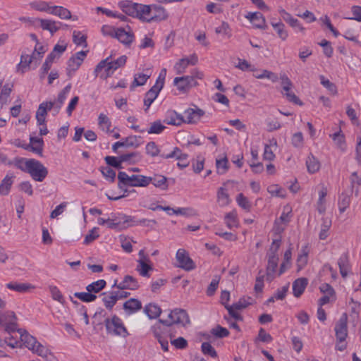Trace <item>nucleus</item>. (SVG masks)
<instances>
[{
	"mask_svg": "<svg viewBox=\"0 0 361 361\" xmlns=\"http://www.w3.org/2000/svg\"><path fill=\"white\" fill-rule=\"evenodd\" d=\"M150 180L149 176L144 175L129 176L126 172L119 171L118 173V188L123 191V194L115 197L109 196L108 198L111 200H118L127 197L129 192H135L134 189L128 190L127 187H147L150 184Z\"/></svg>",
	"mask_w": 361,
	"mask_h": 361,
	"instance_id": "obj_1",
	"label": "nucleus"
},
{
	"mask_svg": "<svg viewBox=\"0 0 361 361\" xmlns=\"http://www.w3.org/2000/svg\"><path fill=\"white\" fill-rule=\"evenodd\" d=\"M18 333L19 334L20 342L22 346L28 348L33 353L42 357H47L50 354L49 350L38 342L37 338L27 331L19 329Z\"/></svg>",
	"mask_w": 361,
	"mask_h": 361,
	"instance_id": "obj_2",
	"label": "nucleus"
},
{
	"mask_svg": "<svg viewBox=\"0 0 361 361\" xmlns=\"http://www.w3.org/2000/svg\"><path fill=\"white\" fill-rule=\"evenodd\" d=\"M106 333L113 336H119L126 338L129 333L125 326L122 319L116 314H114L111 317H106L104 320Z\"/></svg>",
	"mask_w": 361,
	"mask_h": 361,
	"instance_id": "obj_3",
	"label": "nucleus"
},
{
	"mask_svg": "<svg viewBox=\"0 0 361 361\" xmlns=\"http://www.w3.org/2000/svg\"><path fill=\"white\" fill-rule=\"evenodd\" d=\"M159 322L166 326H171L173 324H179L182 326H185L190 323V321L185 310L176 308L169 313L167 319H159Z\"/></svg>",
	"mask_w": 361,
	"mask_h": 361,
	"instance_id": "obj_4",
	"label": "nucleus"
},
{
	"mask_svg": "<svg viewBox=\"0 0 361 361\" xmlns=\"http://www.w3.org/2000/svg\"><path fill=\"white\" fill-rule=\"evenodd\" d=\"M109 59L106 58L100 61L94 69L96 75L103 69H105L106 76H111L114 72L118 68L123 66L127 60V57L123 55L118 58L116 60L109 61Z\"/></svg>",
	"mask_w": 361,
	"mask_h": 361,
	"instance_id": "obj_5",
	"label": "nucleus"
},
{
	"mask_svg": "<svg viewBox=\"0 0 361 361\" xmlns=\"http://www.w3.org/2000/svg\"><path fill=\"white\" fill-rule=\"evenodd\" d=\"M280 78L281 80V93L283 95V97H285L288 102L294 104L302 106L303 102L291 90L293 87V82L288 78V77L286 74H283L281 75Z\"/></svg>",
	"mask_w": 361,
	"mask_h": 361,
	"instance_id": "obj_6",
	"label": "nucleus"
},
{
	"mask_svg": "<svg viewBox=\"0 0 361 361\" xmlns=\"http://www.w3.org/2000/svg\"><path fill=\"white\" fill-rule=\"evenodd\" d=\"M20 20L35 25L36 23H38L42 30L49 31L52 35L60 29V26L58 25L62 24L61 22H56L49 19L31 18L27 17H22L20 18Z\"/></svg>",
	"mask_w": 361,
	"mask_h": 361,
	"instance_id": "obj_7",
	"label": "nucleus"
},
{
	"mask_svg": "<svg viewBox=\"0 0 361 361\" xmlns=\"http://www.w3.org/2000/svg\"><path fill=\"white\" fill-rule=\"evenodd\" d=\"M292 216L291 207L288 205L284 206L280 217L274 221V231L275 234L280 235L284 231L286 226L290 221Z\"/></svg>",
	"mask_w": 361,
	"mask_h": 361,
	"instance_id": "obj_8",
	"label": "nucleus"
},
{
	"mask_svg": "<svg viewBox=\"0 0 361 361\" xmlns=\"http://www.w3.org/2000/svg\"><path fill=\"white\" fill-rule=\"evenodd\" d=\"M0 326L4 331H18L17 317L12 311H0Z\"/></svg>",
	"mask_w": 361,
	"mask_h": 361,
	"instance_id": "obj_9",
	"label": "nucleus"
},
{
	"mask_svg": "<svg viewBox=\"0 0 361 361\" xmlns=\"http://www.w3.org/2000/svg\"><path fill=\"white\" fill-rule=\"evenodd\" d=\"M28 173L34 180L42 182L48 175V169L39 161L33 159Z\"/></svg>",
	"mask_w": 361,
	"mask_h": 361,
	"instance_id": "obj_10",
	"label": "nucleus"
},
{
	"mask_svg": "<svg viewBox=\"0 0 361 361\" xmlns=\"http://www.w3.org/2000/svg\"><path fill=\"white\" fill-rule=\"evenodd\" d=\"M87 51H80L73 55L67 62L66 72L69 78H71L75 71L80 68L82 63L85 58L87 56Z\"/></svg>",
	"mask_w": 361,
	"mask_h": 361,
	"instance_id": "obj_11",
	"label": "nucleus"
},
{
	"mask_svg": "<svg viewBox=\"0 0 361 361\" xmlns=\"http://www.w3.org/2000/svg\"><path fill=\"white\" fill-rule=\"evenodd\" d=\"M173 85L177 87L178 90L183 92H187L192 87L197 86V81H195L192 77L188 75L182 77H176L173 80Z\"/></svg>",
	"mask_w": 361,
	"mask_h": 361,
	"instance_id": "obj_12",
	"label": "nucleus"
},
{
	"mask_svg": "<svg viewBox=\"0 0 361 361\" xmlns=\"http://www.w3.org/2000/svg\"><path fill=\"white\" fill-rule=\"evenodd\" d=\"M161 157L164 159L176 158L178 160L177 165L180 169H184L189 165V161L188 160V155L185 153H183L177 147H174L169 154L162 153Z\"/></svg>",
	"mask_w": 361,
	"mask_h": 361,
	"instance_id": "obj_13",
	"label": "nucleus"
},
{
	"mask_svg": "<svg viewBox=\"0 0 361 361\" xmlns=\"http://www.w3.org/2000/svg\"><path fill=\"white\" fill-rule=\"evenodd\" d=\"M176 259L178 262V267L186 271H190L195 268L194 262L184 249L178 250Z\"/></svg>",
	"mask_w": 361,
	"mask_h": 361,
	"instance_id": "obj_14",
	"label": "nucleus"
},
{
	"mask_svg": "<svg viewBox=\"0 0 361 361\" xmlns=\"http://www.w3.org/2000/svg\"><path fill=\"white\" fill-rule=\"evenodd\" d=\"M115 38H116L121 43L126 46H129L134 41L135 36L130 27L127 26L126 28H117Z\"/></svg>",
	"mask_w": 361,
	"mask_h": 361,
	"instance_id": "obj_15",
	"label": "nucleus"
},
{
	"mask_svg": "<svg viewBox=\"0 0 361 361\" xmlns=\"http://www.w3.org/2000/svg\"><path fill=\"white\" fill-rule=\"evenodd\" d=\"M335 334L336 340L343 341L348 336L347 317L344 314L335 325Z\"/></svg>",
	"mask_w": 361,
	"mask_h": 361,
	"instance_id": "obj_16",
	"label": "nucleus"
},
{
	"mask_svg": "<svg viewBox=\"0 0 361 361\" xmlns=\"http://www.w3.org/2000/svg\"><path fill=\"white\" fill-rule=\"evenodd\" d=\"M112 287H116L120 290H136L139 288V283L135 278L130 275H126L123 280L119 283H118L117 280H116Z\"/></svg>",
	"mask_w": 361,
	"mask_h": 361,
	"instance_id": "obj_17",
	"label": "nucleus"
},
{
	"mask_svg": "<svg viewBox=\"0 0 361 361\" xmlns=\"http://www.w3.org/2000/svg\"><path fill=\"white\" fill-rule=\"evenodd\" d=\"M204 114V111L197 106H195V109L189 108L184 111V123H195L200 120Z\"/></svg>",
	"mask_w": 361,
	"mask_h": 361,
	"instance_id": "obj_18",
	"label": "nucleus"
},
{
	"mask_svg": "<svg viewBox=\"0 0 361 361\" xmlns=\"http://www.w3.org/2000/svg\"><path fill=\"white\" fill-rule=\"evenodd\" d=\"M339 271L343 278H345L351 271V264L348 252H343L338 259Z\"/></svg>",
	"mask_w": 361,
	"mask_h": 361,
	"instance_id": "obj_19",
	"label": "nucleus"
},
{
	"mask_svg": "<svg viewBox=\"0 0 361 361\" xmlns=\"http://www.w3.org/2000/svg\"><path fill=\"white\" fill-rule=\"evenodd\" d=\"M138 255L140 259L137 260L138 265L136 269L142 276L149 277L148 272L152 269V267L146 262V261H149V259L145 255L143 250H140Z\"/></svg>",
	"mask_w": 361,
	"mask_h": 361,
	"instance_id": "obj_20",
	"label": "nucleus"
},
{
	"mask_svg": "<svg viewBox=\"0 0 361 361\" xmlns=\"http://www.w3.org/2000/svg\"><path fill=\"white\" fill-rule=\"evenodd\" d=\"M164 122L168 125L178 126L185 122V119L180 114L170 109L166 112Z\"/></svg>",
	"mask_w": 361,
	"mask_h": 361,
	"instance_id": "obj_21",
	"label": "nucleus"
},
{
	"mask_svg": "<svg viewBox=\"0 0 361 361\" xmlns=\"http://www.w3.org/2000/svg\"><path fill=\"white\" fill-rule=\"evenodd\" d=\"M137 7L136 18L143 22L150 23L152 21L153 17L151 15L152 5L138 4Z\"/></svg>",
	"mask_w": 361,
	"mask_h": 361,
	"instance_id": "obj_22",
	"label": "nucleus"
},
{
	"mask_svg": "<svg viewBox=\"0 0 361 361\" xmlns=\"http://www.w3.org/2000/svg\"><path fill=\"white\" fill-rule=\"evenodd\" d=\"M279 263L278 255H268V263L267 267V281H271L277 270Z\"/></svg>",
	"mask_w": 361,
	"mask_h": 361,
	"instance_id": "obj_23",
	"label": "nucleus"
},
{
	"mask_svg": "<svg viewBox=\"0 0 361 361\" xmlns=\"http://www.w3.org/2000/svg\"><path fill=\"white\" fill-rule=\"evenodd\" d=\"M245 18H247L256 28L265 29L267 27L265 18L260 12L248 13L247 15L245 16Z\"/></svg>",
	"mask_w": 361,
	"mask_h": 361,
	"instance_id": "obj_24",
	"label": "nucleus"
},
{
	"mask_svg": "<svg viewBox=\"0 0 361 361\" xmlns=\"http://www.w3.org/2000/svg\"><path fill=\"white\" fill-rule=\"evenodd\" d=\"M161 90V86H152L145 94L144 99L145 111H147L153 102L157 99L159 92Z\"/></svg>",
	"mask_w": 361,
	"mask_h": 361,
	"instance_id": "obj_25",
	"label": "nucleus"
},
{
	"mask_svg": "<svg viewBox=\"0 0 361 361\" xmlns=\"http://www.w3.org/2000/svg\"><path fill=\"white\" fill-rule=\"evenodd\" d=\"M51 15L58 16L61 19L68 20L73 19V20H78L76 16H72L71 11L63 6H51V8L50 11V13Z\"/></svg>",
	"mask_w": 361,
	"mask_h": 361,
	"instance_id": "obj_26",
	"label": "nucleus"
},
{
	"mask_svg": "<svg viewBox=\"0 0 361 361\" xmlns=\"http://www.w3.org/2000/svg\"><path fill=\"white\" fill-rule=\"evenodd\" d=\"M71 89V85H67L58 94L57 99L54 102H49V103L54 104V110L57 114L63 106L65 100L66 99L68 94Z\"/></svg>",
	"mask_w": 361,
	"mask_h": 361,
	"instance_id": "obj_27",
	"label": "nucleus"
},
{
	"mask_svg": "<svg viewBox=\"0 0 361 361\" xmlns=\"http://www.w3.org/2000/svg\"><path fill=\"white\" fill-rule=\"evenodd\" d=\"M151 15L152 21H161L166 20L169 17L166 10L160 5L152 4Z\"/></svg>",
	"mask_w": 361,
	"mask_h": 361,
	"instance_id": "obj_28",
	"label": "nucleus"
},
{
	"mask_svg": "<svg viewBox=\"0 0 361 361\" xmlns=\"http://www.w3.org/2000/svg\"><path fill=\"white\" fill-rule=\"evenodd\" d=\"M123 308L127 314H132L142 309L141 302L135 298H130L123 303Z\"/></svg>",
	"mask_w": 361,
	"mask_h": 361,
	"instance_id": "obj_29",
	"label": "nucleus"
},
{
	"mask_svg": "<svg viewBox=\"0 0 361 361\" xmlns=\"http://www.w3.org/2000/svg\"><path fill=\"white\" fill-rule=\"evenodd\" d=\"M308 281L306 278H299L293 283V294L295 298H299L304 293Z\"/></svg>",
	"mask_w": 361,
	"mask_h": 361,
	"instance_id": "obj_30",
	"label": "nucleus"
},
{
	"mask_svg": "<svg viewBox=\"0 0 361 361\" xmlns=\"http://www.w3.org/2000/svg\"><path fill=\"white\" fill-rule=\"evenodd\" d=\"M35 56L33 54L31 55L23 54L20 57V61L17 65V71L20 73H25L30 68V65L34 62Z\"/></svg>",
	"mask_w": 361,
	"mask_h": 361,
	"instance_id": "obj_31",
	"label": "nucleus"
},
{
	"mask_svg": "<svg viewBox=\"0 0 361 361\" xmlns=\"http://www.w3.org/2000/svg\"><path fill=\"white\" fill-rule=\"evenodd\" d=\"M137 6H138L137 3H133L130 1H121L118 3V6L123 12L133 17H135L137 9Z\"/></svg>",
	"mask_w": 361,
	"mask_h": 361,
	"instance_id": "obj_32",
	"label": "nucleus"
},
{
	"mask_svg": "<svg viewBox=\"0 0 361 361\" xmlns=\"http://www.w3.org/2000/svg\"><path fill=\"white\" fill-rule=\"evenodd\" d=\"M305 164L309 173L314 174L319 171L321 164L319 161L310 153L306 158Z\"/></svg>",
	"mask_w": 361,
	"mask_h": 361,
	"instance_id": "obj_33",
	"label": "nucleus"
},
{
	"mask_svg": "<svg viewBox=\"0 0 361 361\" xmlns=\"http://www.w3.org/2000/svg\"><path fill=\"white\" fill-rule=\"evenodd\" d=\"M4 335L6 338H7L8 341V346L11 347V348H21L22 345L20 342V338L18 336V331H4Z\"/></svg>",
	"mask_w": 361,
	"mask_h": 361,
	"instance_id": "obj_34",
	"label": "nucleus"
},
{
	"mask_svg": "<svg viewBox=\"0 0 361 361\" xmlns=\"http://www.w3.org/2000/svg\"><path fill=\"white\" fill-rule=\"evenodd\" d=\"M217 202L221 207L228 205L231 202V198L228 193L227 189L224 187H220L217 190L216 194Z\"/></svg>",
	"mask_w": 361,
	"mask_h": 361,
	"instance_id": "obj_35",
	"label": "nucleus"
},
{
	"mask_svg": "<svg viewBox=\"0 0 361 361\" xmlns=\"http://www.w3.org/2000/svg\"><path fill=\"white\" fill-rule=\"evenodd\" d=\"M281 18L288 23L292 27L299 28L300 30H303V27L301 26L299 20L296 18H294L289 13L286 11L283 8H281L279 11Z\"/></svg>",
	"mask_w": 361,
	"mask_h": 361,
	"instance_id": "obj_36",
	"label": "nucleus"
},
{
	"mask_svg": "<svg viewBox=\"0 0 361 361\" xmlns=\"http://www.w3.org/2000/svg\"><path fill=\"white\" fill-rule=\"evenodd\" d=\"M120 159L122 164L126 162L128 164H135L141 161L142 156L138 152H133L120 155Z\"/></svg>",
	"mask_w": 361,
	"mask_h": 361,
	"instance_id": "obj_37",
	"label": "nucleus"
},
{
	"mask_svg": "<svg viewBox=\"0 0 361 361\" xmlns=\"http://www.w3.org/2000/svg\"><path fill=\"white\" fill-rule=\"evenodd\" d=\"M13 175L7 174L4 178L1 180L0 184V194L1 195H7L11 190V188L13 183Z\"/></svg>",
	"mask_w": 361,
	"mask_h": 361,
	"instance_id": "obj_38",
	"label": "nucleus"
},
{
	"mask_svg": "<svg viewBox=\"0 0 361 361\" xmlns=\"http://www.w3.org/2000/svg\"><path fill=\"white\" fill-rule=\"evenodd\" d=\"M271 25L277 33V35L279 38H281L283 41L287 39L288 33V31L285 29V25L281 20L278 22L271 20Z\"/></svg>",
	"mask_w": 361,
	"mask_h": 361,
	"instance_id": "obj_39",
	"label": "nucleus"
},
{
	"mask_svg": "<svg viewBox=\"0 0 361 361\" xmlns=\"http://www.w3.org/2000/svg\"><path fill=\"white\" fill-rule=\"evenodd\" d=\"M102 295L104 305L107 310H111L118 301L114 291L112 290L109 293H103Z\"/></svg>",
	"mask_w": 361,
	"mask_h": 361,
	"instance_id": "obj_40",
	"label": "nucleus"
},
{
	"mask_svg": "<svg viewBox=\"0 0 361 361\" xmlns=\"http://www.w3.org/2000/svg\"><path fill=\"white\" fill-rule=\"evenodd\" d=\"M144 312L149 319H156L161 313V310L157 305L149 303L145 307Z\"/></svg>",
	"mask_w": 361,
	"mask_h": 361,
	"instance_id": "obj_41",
	"label": "nucleus"
},
{
	"mask_svg": "<svg viewBox=\"0 0 361 361\" xmlns=\"http://www.w3.org/2000/svg\"><path fill=\"white\" fill-rule=\"evenodd\" d=\"M98 125L102 130L107 133L114 132L113 130H110V128L111 126V122L110 119L103 113H101L98 116Z\"/></svg>",
	"mask_w": 361,
	"mask_h": 361,
	"instance_id": "obj_42",
	"label": "nucleus"
},
{
	"mask_svg": "<svg viewBox=\"0 0 361 361\" xmlns=\"http://www.w3.org/2000/svg\"><path fill=\"white\" fill-rule=\"evenodd\" d=\"M32 159H33L18 158L14 161V166L22 171L28 173Z\"/></svg>",
	"mask_w": 361,
	"mask_h": 361,
	"instance_id": "obj_43",
	"label": "nucleus"
},
{
	"mask_svg": "<svg viewBox=\"0 0 361 361\" xmlns=\"http://www.w3.org/2000/svg\"><path fill=\"white\" fill-rule=\"evenodd\" d=\"M150 183H152L155 187L161 190H166L168 188L167 178L162 175H154L153 177L149 176Z\"/></svg>",
	"mask_w": 361,
	"mask_h": 361,
	"instance_id": "obj_44",
	"label": "nucleus"
},
{
	"mask_svg": "<svg viewBox=\"0 0 361 361\" xmlns=\"http://www.w3.org/2000/svg\"><path fill=\"white\" fill-rule=\"evenodd\" d=\"M12 85L5 84L1 90L0 94V108L2 109L3 106L7 104L8 102V98L12 92Z\"/></svg>",
	"mask_w": 361,
	"mask_h": 361,
	"instance_id": "obj_45",
	"label": "nucleus"
},
{
	"mask_svg": "<svg viewBox=\"0 0 361 361\" xmlns=\"http://www.w3.org/2000/svg\"><path fill=\"white\" fill-rule=\"evenodd\" d=\"M291 256H292L291 250L290 249L287 250L284 253L283 261L280 266L279 271L277 274L279 276L282 275L283 273H285L287 269H288L290 268Z\"/></svg>",
	"mask_w": 361,
	"mask_h": 361,
	"instance_id": "obj_46",
	"label": "nucleus"
},
{
	"mask_svg": "<svg viewBox=\"0 0 361 361\" xmlns=\"http://www.w3.org/2000/svg\"><path fill=\"white\" fill-rule=\"evenodd\" d=\"M271 146H277L276 140L272 139L270 140L269 145L266 144L264 145V150L263 153V158L264 160L273 161L275 159L276 156L271 149Z\"/></svg>",
	"mask_w": 361,
	"mask_h": 361,
	"instance_id": "obj_47",
	"label": "nucleus"
},
{
	"mask_svg": "<svg viewBox=\"0 0 361 361\" xmlns=\"http://www.w3.org/2000/svg\"><path fill=\"white\" fill-rule=\"evenodd\" d=\"M106 285V281L104 279H99L94 281L86 286V290L91 293L95 294L100 292L105 288Z\"/></svg>",
	"mask_w": 361,
	"mask_h": 361,
	"instance_id": "obj_48",
	"label": "nucleus"
},
{
	"mask_svg": "<svg viewBox=\"0 0 361 361\" xmlns=\"http://www.w3.org/2000/svg\"><path fill=\"white\" fill-rule=\"evenodd\" d=\"M6 287L10 290L19 293H25L32 288V286L29 283L11 282L6 284Z\"/></svg>",
	"mask_w": 361,
	"mask_h": 361,
	"instance_id": "obj_49",
	"label": "nucleus"
},
{
	"mask_svg": "<svg viewBox=\"0 0 361 361\" xmlns=\"http://www.w3.org/2000/svg\"><path fill=\"white\" fill-rule=\"evenodd\" d=\"M153 334L154 337L157 339L158 342L160 343L161 347L164 351L169 350V342L166 338L164 337L160 331L159 327L154 326L153 327Z\"/></svg>",
	"mask_w": 361,
	"mask_h": 361,
	"instance_id": "obj_50",
	"label": "nucleus"
},
{
	"mask_svg": "<svg viewBox=\"0 0 361 361\" xmlns=\"http://www.w3.org/2000/svg\"><path fill=\"white\" fill-rule=\"evenodd\" d=\"M350 195L346 192H342L338 198V209L341 213H343L350 204Z\"/></svg>",
	"mask_w": 361,
	"mask_h": 361,
	"instance_id": "obj_51",
	"label": "nucleus"
},
{
	"mask_svg": "<svg viewBox=\"0 0 361 361\" xmlns=\"http://www.w3.org/2000/svg\"><path fill=\"white\" fill-rule=\"evenodd\" d=\"M267 191L271 196L281 198H285L286 196V190L278 184L270 185L267 188Z\"/></svg>",
	"mask_w": 361,
	"mask_h": 361,
	"instance_id": "obj_52",
	"label": "nucleus"
},
{
	"mask_svg": "<svg viewBox=\"0 0 361 361\" xmlns=\"http://www.w3.org/2000/svg\"><path fill=\"white\" fill-rule=\"evenodd\" d=\"M30 5L33 9L41 12H46L49 14L50 13L52 6L50 2L44 1H35L32 2Z\"/></svg>",
	"mask_w": 361,
	"mask_h": 361,
	"instance_id": "obj_53",
	"label": "nucleus"
},
{
	"mask_svg": "<svg viewBox=\"0 0 361 361\" xmlns=\"http://www.w3.org/2000/svg\"><path fill=\"white\" fill-rule=\"evenodd\" d=\"M350 183L352 192L357 196L361 189V178L357 176V172H353L350 176Z\"/></svg>",
	"mask_w": 361,
	"mask_h": 361,
	"instance_id": "obj_54",
	"label": "nucleus"
},
{
	"mask_svg": "<svg viewBox=\"0 0 361 361\" xmlns=\"http://www.w3.org/2000/svg\"><path fill=\"white\" fill-rule=\"evenodd\" d=\"M225 224L230 229L237 228L238 226L237 214L235 211L231 212L226 214L224 218Z\"/></svg>",
	"mask_w": 361,
	"mask_h": 361,
	"instance_id": "obj_55",
	"label": "nucleus"
},
{
	"mask_svg": "<svg viewBox=\"0 0 361 361\" xmlns=\"http://www.w3.org/2000/svg\"><path fill=\"white\" fill-rule=\"evenodd\" d=\"M331 226V221L327 218H322V224L319 232V238L320 240H325L328 237V232Z\"/></svg>",
	"mask_w": 361,
	"mask_h": 361,
	"instance_id": "obj_56",
	"label": "nucleus"
},
{
	"mask_svg": "<svg viewBox=\"0 0 361 361\" xmlns=\"http://www.w3.org/2000/svg\"><path fill=\"white\" fill-rule=\"evenodd\" d=\"M308 252L305 248L302 250V253L297 258L296 265L298 271L302 270L307 264Z\"/></svg>",
	"mask_w": 361,
	"mask_h": 361,
	"instance_id": "obj_57",
	"label": "nucleus"
},
{
	"mask_svg": "<svg viewBox=\"0 0 361 361\" xmlns=\"http://www.w3.org/2000/svg\"><path fill=\"white\" fill-rule=\"evenodd\" d=\"M215 32L230 38L232 35L231 29L227 22L222 21L221 25L215 28Z\"/></svg>",
	"mask_w": 361,
	"mask_h": 361,
	"instance_id": "obj_58",
	"label": "nucleus"
},
{
	"mask_svg": "<svg viewBox=\"0 0 361 361\" xmlns=\"http://www.w3.org/2000/svg\"><path fill=\"white\" fill-rule=\"evenodd\" d=\"M74 296L82 302H90L96 300L97 295L91 293L90 292H76L74 293Z\"/></svg>",
	"mask_w": 361,
	"mask_h": 361,
	"instance_id": "obj_59",
	"label": "nucleus"
},
{
	"mask_svg": "<svg viewBox=\"0 0 361 361\" xmlns=\"http://www.w3.org/2000/svg\"><path fill=\"white\" fill-rule=\"evenodd\" d=\"M54 104L49 103V102H44L39 104L38 109L36 112V117L38 116H46L47 111L54 109Z\"/></svg>",
	"mask_w": 361,
	"mask_h": 361,
	"instance_id": "obj_60",
	"label": "nucleus"
},
{
	"mask_svg": "<svg viewBox=\"0 0 361 361\" xmlns=\"http://www.w3.org/2000/svg\"><path fill=\"white\" fill-rule=\"evenodd\" d=\"M145 152L146 154L152 157H157L158 155H161L160 150L157 146V145L152 141L148 142L145 146Z\"/></svg>",
	"mask_w": 361,
	"mask_h": 361,
	"instance_id": "obj_61",
	"label": "nucleus"
},
{
	"mask_svg": "<svg viewBox=\"0 0 361 361\" xmlns=\"http://www.w3.org/2000/svg\"><path fill=\"white\" fill-rule=\"evenodd\" d=\"M216 166L219 174H224L228 169V161L226 157L216 159Z\"/></svg>",
	"mask_w": 361,
	"mask_h": 361,
	"instance_id": "obj_62",
	"label": "nucleus"
},
{
	"mask_svg": "<svg viewBox=\"0 0 361 361\" xmlns=\"http://www.w3.org/2000/svg\"><path fill=\"white\" fill-rule=\"evenodd\" d=\"M166 128L160 121H156L151 123L150 127L147 130L149 134H160Z\"/></svg>",
	"mask_w": 361,
	"mask_h": 361,
	"instance_id": "obj_63",
	"label": "nucleus"
},
{
	"mask_svg": "<svg viewBox=\"0 0 361 361\" xmlns=\"http://www.w3.org/2000/svg\"><path fill=\"white\" fill-rule=\"evenodd\" d=\"M87 37L80 31L74 30L73 32V41L78 46L87 47Z\"/></svg>",
	"mask_w": 361,
	"mask_h": 361,
	"instance_id": "obj_64",
	"label": "nucleus"
}]
</instances>
